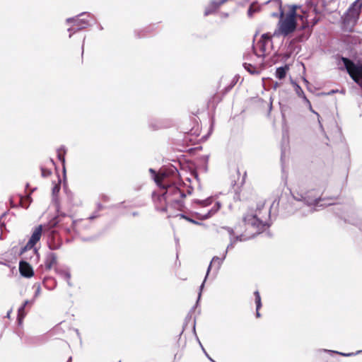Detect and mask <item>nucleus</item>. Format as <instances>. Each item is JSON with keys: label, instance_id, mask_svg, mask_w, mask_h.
Listing matches in <instances>:
<instances>
[{"label": "nucleus", "instance_id": "nucleus-6", "mask_svg": "<svg viewBox=\"0 0 362 362\" xmlns=\"http://www.w3.org/2000/svg\"><path fill=\"white\" fill-rule=\"evenodd\" d=\"M42 233V226L40 225L35 227L32 233V235L26 243L25 247L22 248V252H25L28 250H31L35 244L40 240Z\"/></svg>", "mask_w": 362, "mask_h": 362}, {"label": "nucleus", "instance_id": "nucleus-20", "mask_svg": "<svg viewBox=\"0 0 362 362\" xmlns=\"http://www.w3.org/2000/svg\"><path fill=\"white\" fill-rule=\"evenodd\" d=\"M60 275L66 281L69 286H72V284L70 281L71 274L68 271H62L60 272Z\"/></svg>", "mask_w": 362, "mask_h": 362}, {"label": "nucleus", "instance_id": "nucleus-18", "mask_svg": "<svg viewBox=\"0 0 362 362\" xmlns=\"http://www.w3.org/2000/svg\"><path fill=\"white\" fill-rule=\"evenodd\" d=\"M66 153V148L64 146H61L58 150H57V156H58V158L59 160L62 161V163L63 164H64L65 163V158H64V154Z\"/></svg>", "mask_w": 362, "mask_h": 362}, {"label": "nucleus", "instance_id": "nucleus-21", "mask_svg": "<svg viewBox=\"0 0 362 362\" xmlns=\"http://www.w3.org/2000/svg\"><path fill=\"white\" fill-rule=\"evenodd\" d=\"M170 191H172L175 194H178L182 197H184L185 196L182 192H181L178 188L175 187H170L169 189L167 190L166 193H168Z\"/></svg>", "mask_w": 362, "mask_h": 362}, {"label": "nucleus", "instance_id": "nucleus-25", "mask_svg": "<svg viewBox=\"0 0 362 362\" xmlns=\"http://www.w3.org/2000/svg\"><path fill=\"white\" fill-rule=\"evenodd\" d=\"M361 352H362V351H358L356 353H348V354L338 352V351H336L335 353H337L338 354H340L341 356H354V355L358 354H360Z\"/></svg>", "mask_w": 362, "mask_h": 362}, {"label": "nucleus", "instance_id": "nucleus-23", "mask_svg": "<svg viewBox=\"0 0 362 362\" xmlns=\"http://www.w3.org/2000/svg\"><path fill=\"white\" fill-rule=\"evenodd\" d=\"M33 286L35 288H36V290H35V295H34V298H36L41 293V287H40V284H38V283L35 284Z\"/></svg>", "mask_w": 362, "mask_h": 362}, {"label": "nucleus", "instance_id": "nucleus-19", "mask_svg": "<svg viewBox=\"0 0 362 362\" xmlns=\"http://www.w3.org/2000/svg\"><path fill=\"white\" fill-rule=\"evenodd\" d=\"M194 202L199 204L200 206H202L203 207H205V206H209L212 203V198L209 197L204 200L197 199L194 201Z\"/></svg>", "mask_w": 362, "mask_h": 362}, {"label": "nucleus", "instance_id": "nucleus-3", "mask_svg": "<svg viewBox=\"0 0 362 362\" xmlns=\"http://www.w3.org/2000/svg\"><path fill=\"white\" fill-rule=\"evenodd\" d=\"M274 3L279 11V21L273 35L275 37H286L293 33L297 27L296 17L298 16L297 10L301 8L299 5H288V11L285 13L282 9V3L281 0H275ZM298 17L302 18L301 16Z\"/></svg>", "mask_w": 362, "mask_h": 362}, {"label": "nucleus", "instance_id": "nucleus-40", "mask_svg": "<svg viewBox=\"0 0 362 362\" xmlns=\"http://www.w3.org/2000/svg\"><path fill=\"white\" fill-rule=\"evenodd\" d=\"M46 175V173L42 172V175Z\"/></svg>", "mask_w": 362, "mask_h": 362}, {"label": "nucleus", "instance_id": "nucleus-10", "mask_svg": "<svg viewBox=\"0 0 362 362\" xmlns=\"http://www.w3.org/2000/svg\"><path fill=\"white\" fill-rule=\"evenodd\" d=\"M221 5V1L213 0L207 5L204 10V16H209L215 12Z\"/></svg>", "mask_w": 362, "mask_h": 362}, {"label": "nucleus", "instance_id": "nucleus-8", "mask_svg": "<svg viewBox=\"0 0 362 362\" xmlns=\"http://www.w3.org/2000/svg\"><path fill=\"white\" fill-rule=\"evenodd\" d=\"M149 172L152 175V177L155 182L157 184V185L159 186L160 187L165 188V185H163L162 182L168 177V174L165 172L163 171L156 173V172L152 168L149 169Z\"/></svg>", "mask_w": 362, "mask_h": 362}, {"label": "nucleus", "instance_id": "nucleus-1", "mask_svg": "<svg viewBox=\"0 0 362 362\" xmlns=\"http://www.w3.org/2000/svg\"><path fill=\"white\" fill-rule=\"evenodd\" d=\"M270 216V211L268 208H265L263 205L261 208H257L255 211H250L243 216V221L247 227L246 230L251 229L254 231V234L251 235L252 238L255 234L261 233L266 227H269V221ZM218 233L221 236H228L230 239V243L228 245L226 251L223 252V257H214L208 267L205 279L200 286V291L198 296V300L202 295V291L204 286L205 281L211 270L212 265H216V269H219L223 261L225 259L228 250L233 247L238 241H243L247 239L243 235H235L233 229L229 227H222L218 230ZM249 238V237H248Z\"/></svg>", "mask_w": 362, "mask_h": 362}, {"label": "nucleus", "instance_id": "nucleus-13", "mask_svg": "<svg viewBox=\"0 0 362 362\" xmlns=\"http://www.w3.org/2000/svg\"><path fill=\"white\" fill-rule=\"evenodd\" d=\"M221 208V204L219 202H216L215 206H214L206 214L201 215L202 219H207L212 216L214 214H216L219 209Z\"/></svg>", "mask_w": 362, "mask_h": 362}, {"label": "nucleus", "instance_id": "nucleus-33", "mask_svg": "<svg viewBox=\"0 0 362 362\" xmlns=\"http://www.w3.org/2000/svg\"><path fill=\"white\" fill-rule=\"evenodd\" d=\"M11 312H12V310H8V313H7V314H6V317H7L8 318H9V317H10Z\"/></svg>", "mask_w": 362, "mask_h": 362}, {"label": "nucleus", "instance_id": "nucleus-36", "mask_svg": "<svg viewBox=\"0 0 362 362\" xmlns=\"http://www.w3.org/2000/svg\"><path fill=\"white\" fill-rule=\"evenodd\" d=\"M222 16H223V17H227V16H228V13H222Z\"/></svg>", "mask_w": 362, "mask_h": 362}, {"label": "nucleus", "instance_id": "nucleus-35", "mask_svg": "<svg viewBox=\"0 0 362 362\" xmlns=\"http://www.w3.org/2000/svg\"><path fill=\"white\" fill-rule=\"evenodd\" d=\"M132 215H133L134 216H138V215H139V213H138V212H133V213H132Z\"/></svg>", "mask_w": 362, "mask_h": 362}, {"label": "nucleus", "instance_id": "nucleus-29", "mask_svg": "<svg viewBox=\"0 0 362 362\" xmlns=\"http://www.w3.org/2000/svg\"><path fill=\"white\" fill-rule=\"evenodd\" d=\"M202 349L204 351V352L205 353L206 357L212 362H216L215 361H214L209 355L206 352V351L204 350V349L202 347Z\"/></svg>", "mask_w": 362, "mask_h": 362}, {"label": "nucleus", "instance_id": "nucleus-11", "mask_svg": "<svg viewBox=\"0 0 362 362\" xmlns=\"http://www.w3.org/2000/svg\"><path fill=\"white\" fill-rule=\"evenodd\" d=\"M57 264V255L53 252H49L46 256L45 266L50 269Z\"/></svg>", "mask_w": 362, "mask_h": 362}, {"label": "nucleus", "instance_id": "nucleus-30", "mask_svg": "<svg viewBox=\"0 0 362 362\" xmlns=\"http://www.w3.org/2000/svg\"><path fill=\"white\" fill-rule=\"evenodd\" d=\"M271 16L272 17H279V13L273 12V13H271Z\"/></svg>", "mask_w": 362, "mask_h": 362}, {"label": "nucleus", "instance_id": "nucleus-37", "mask_svg": "<svg viewBox=\"0 0 362 362\" xmlns=\"http://www.w3.org/2000/svg\"><path fill=\"white\" fill-rule=\"evenodd\" d=\"M68 31H69V32H71V28H69V29H68Z\"/></svg>", "mask_w": 362, "mask_h": 362}, {"label": "nucleus", "instance_id": "nucleus-39", "mask_svg": "<svg viewBox=\"0 0 362 362\" xmlns=\"http://www.w3.org/2000/svg\"><path fill=\"white\" fill-rule=\"evenodd\" d=\"M46 175V173L42 172V175Z\"/></svg>", "mask_w": 362, "mask_h": 362}, {"label": "nucleus", "instance_id": "nucleus-32", "mask_svg": "<svg viewBox=\"0 0 362 362\" xmlns=\"http://www.w3.org/2000/svg\"><path fill=\"white\" fill-rule=\"evenodd\" d=\"M30 303V301L29 300H25V302L23 303V304L22 305H24V308H25V306Z\"/></svg>", "mask_w": 362, "mask_h": 362}, {"label": "nucleus", "instance_id": "nucleus-17", "mask_svg": "<svg viewBox=\"0 0 362 362\" xmlns=\"http://www.w3.org/2000/svg\"><path fill=\"white\" fill-rule=\"evenodd\" d=\"M25 316V308L24 305H21L18 310V324L21 325L23 322V319Z\"/></svg>", "mask_w": 362, "mask_h": 362}, {"label": "nucleus", "instance_id": "nucleus-31", "mask_svg": "<svg viewBox=\"0 0 362 362\" xmlns=\"http://www.w3.org/2000/svg\"><path fill=\"white\" fill-rule=\"evenodd\" d=\"M337 92H339L338 90H332L331 91H329V93H327V95H332V94L337 93Z\"/></svg>", "mask_w": 362, "mask_h": 362}, {"label": "nucleus", "instance_id": "nucleus-9", "mask_svg": "<svg viewBox=\"0 0 362 362\" xmlns=\"http://www.w3.org/2000/svg\"><path fill=\"white\" fill-rule=\"evenodd\" d=\"M21 254L24 255L25 261L29 260L31 263H37L39 260V254L36 248L33 247Z\"/></svg>", "mask_w": 362, "mask_h": 362}, {"label": "nucleus", "instance_id": "nucleus-22", "mask_svg": "<svg viewBox=\"0 0 362 362\" xmlns=\"http://www.w3.org/2000/svg\"><path fill=\"white\" fill-rule=\"evenodd\" d=\"M258 11V7L255 4H252L248 9L247 15L249 17H252L253 13Z\"/></svg>", "mask_w": 362, "mask_h": 362}, {"label": "nucleus", "instance_id": "nucleus-28", "mask_svg": "<svg viewBox=\"0 0 362 362\" xmlns=\"http://www.w3.org/2000/svg\"><path fill=\"white\" fill-rule=\"evenodd\" d=\"M78 221H78V220L73 221L72 225H73L74 230H75V228H76V226H77V223Z\"/></svg>", "mask_w": 362, "mask_h": 362}, {"label": "nucleus", "instance_id": "nucleus-2", "mask_svg": "<svg viewBox=\"0 0 362 362\" xmlns=\"http://www.w3.org/2000/svg\"><path fill=\"white\" fill-rule=\"evenodd\" d=\"M293 199L300 203H303L309 211L317 210L319 207L331 205L327 199L322 198V190L313 187H306L304 185L299 184L295 186L291 190Z\"/></svg>", "mask_w": 362, "mask_h": 362}, {"label": "nucleus", "instance_id": "nucleus-7", "mask_svg": "<svg viewBox=\"0 0 362 362\" xmlns=\"http://www.w3.org/2000/svg\"><path fill=\"white\" fill-rule=\"evenodd\" d=\"M19 272L21 276L30 278L34 275L32 266L25 260H21L19 263Z\"/></svg>", "mask_w": 362, "mask_h": 362}, {"label": "nucleus", "instance_id": "nucleus-26", "mask_svg": "<svg viewBox=\"0 0 362 362\" xmlns=\"http://www.w3.org/2000/svg\"><path fill=\"white\" fill-rule=\"evenodd\" d=\"M59 190H60V185H55L52 188V194H56L59 192Z\"/></svg>", "mask_w": 362, "mask_h": 362}, {"label": "nucleus", "instance_id": "nucleus-24", "mask_svg": "<svg viewBox=\"0 0 362 362\" xmlns=\"http://www.w3.org/2000/svg\"><path fill=\"white\" fill-rule=\"evenodd\" d=\"M179 216H180L182 218H185V219L187 220L188 221H189V222H191L192 223H194V224H197V225H201L202 224L201 223H199L198 221H194L193 219H191V218L187 217L186 216H185L183 214H180Z\"/></svg>", "mask_w": 362, "mask_h": 362}, {"label": "nucleus", "instance_id": "nucleus-16", "mask_svg": "<svg viewBox=\"0 0 362 362\" xmlns=\"http://www.w3.org/2000/svg\"><path fill=\"white\" fill-rule=\"evenodd\" d=\"M243 66L251 74H258L259 73L258 69L251 64L244 63Z\"/></svg>", "mask_w": 362, "mask_h": 362}, {"label": "nucleus", "instance_id": "nucleus-4", "mask_svg": "<svg viewBox=\"0 0 362 362\" xmlns=\"http://www.w3.org/2000/svg\"><path fill=\"white\" fill-rule=\"evenodd\" d=\"M362 8V0H356L348 8L344 16V22L354 25L359 18Z\"/></svg>", "mask_w": 362, "mask_h": 362}, {"label": "nucleus", "instance_id": "nucleus-12", "mask_svg": "<svg viewBox=\"0 0 362 362\" xmlns=\"http://www.w3.org/2000/svg\"><path fill=\"white\" fill-rule=\"evenodd\" d=\"M296 93L298 94V96L303 98V99L305 100V102L307 103V105H308L309 107V109L310 111H312L313 113L316 114L318 117V118L320 117V115L315 112L313 109H312V106H311V104H310V102L307 99V98L305 97V94H304V92L303 90H302V88L299 86H296ZM318 121L320 122V119H318Z\"/></svg>", "mask_w": 362, "mask_h": 362}, {"label": "nucleus", "instance_id": "nucleus-34", "mask_svg": "<svg viewBox=\"0 0 362 362\" xmlns=\"http://www.w3.org/2000/svg\"><path fill=\"white\" fill-rule=\"evenodd\" d=\"M97 216H98L97 215H92V216H90L88 218H89L90 220H93V219H94L95 218H96Z\"/></svg>", "mask_w": 362, "mask_h": 362}, {"label": "nucleus", "instance_id": "nucleus-5", "mask_svg": "<svg viewBox=\"0 0 362 362\" xmlns=\"http://www.w3.org/2000/svg\"><path fill=\"white\" fill-rule=\"evenodd\" d=\"M93 18V16L90 13L83 12L79 15L69 18L66 20L67 23H73L78 27V30L86 28L90 25V21Z\"/></svg>", "mask_w": 362, "mask_h": 362}, {"label": "nucleus", "instance_id": "nucleus-38", "mask_svg": "<svg viewBox=\"0 0 362 362\" xmlns=\"http://www.w3.org/2000/svg\"><path fill=\"white\" fill-rule=\"evenodd\" d=\"M50 248H51L52 250H55V249H56V247H50Z\"/></svg>", "mask_w": 362, "mask_h": 362}, {"label": "nucleus", "instance_id": "nucleus-14", "mask_svg": "<svg viewBox=\"0 0 362 362\" xmlns=\"http://www.w3.org/2000/svg\"><path fill=\"white\" fill-rule=\"evenodd\" d=\"M289 70V66L285 65L276 69V77L281 80L286 77L287 71Z\"/></svg>", "mask_w": 362, "mask_h": 362}, {"label": "nucleus", "instance_id": "nucleus-15", "mask_svg": "<svg viewBox=\"0 0 362 362\" xmlns=\"http://www.w3.org/2000/svg\"><path fill=\"white\" fill-rule=\"evenodd\" d=\"M254 295L255 297V300L256 303V315L257 317H259L260 313L259 312V310L262 306L261 297L258 291H255Z\"/></svg>", "mask_w": 362, "mask_h": 362}, {"label": "nucleus", "instance_id": "nucleus-27", "mask_svg": "<svg viewBox=\"0 0 362 362\" xmlns=\"http://www.w3.org/2000/svg\"><path fill=\"white\" fill-rule=\"evenodd\" d=\"M262 38L265 40H270L271 35L269 33H265L262 35Z\"/></svg>", "mask_w": 362, "mask_h": 362}]
</instances>
